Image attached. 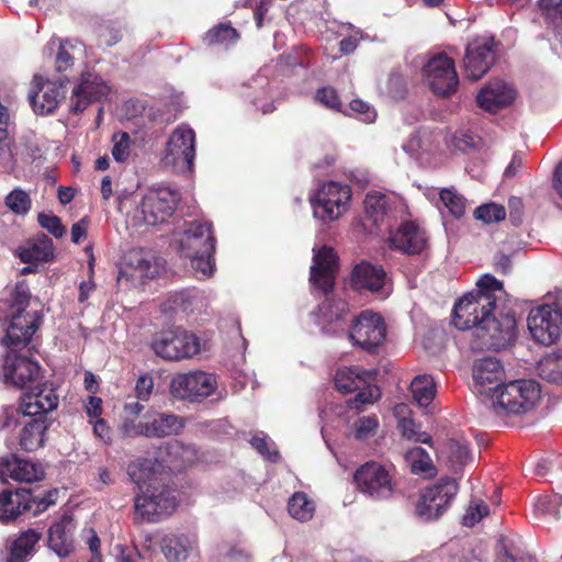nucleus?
Instances as JSON below:
<instances>
[{
  "label": "nucleus",
  "instance_id": "nucleus-37",
  "mask_svg": "<svg viewBox=\"0 0 562 562\" xmlns=\"http://www.w3.org/2000/svg\"><path fill=\"white\" fill-rule=\"evenodd\" d=\"M19 257L24 263L42 265L55 257L53 240L45 234H40L19 248Z\"/></svg>",
  "mask_w": 562,
  "mask_h": 562
},
{
  "label": "nucleus",
  "instance_id": "nucleus-46",
  "mask_svg": "<svg viewBox=\"0 0 562 562\" xmlns=\"http://www.w3.org/2000/svg\"><path fill=\"white\" fill-rule=\"evenodd\" d=\"M537 516L559 519L562 513V495H543L537 498L533 504Z\"/></svg>",
  "mask_w": 562,
  "mask_h": 562
},
{
  "label": "nucleus",
  "instance_id": "nucleus-48",
  "mask_svg": "<svg viewBox=\"0 0 562 562\" xmlns=\"http://www.w3.org/2000/svg\"><path fill=\"white\" fill-rule=\"evenodd\" d=\"M405 459L415 474H432V461L429 454L420 447H414L405 453Z\"/></svg>",
  "mask_w": 562,
  "mask_h": 562
},
{
  "label": "nucleus",
  "instance_id": "nucleus-5",
  "mask_svg": "<svg viewBox=\"0 0 562 562\" xmlns=\"http://www.w3.org/2000/svg\"><path fill=\"white\" fill-rule=\"evenodd\" d=\"M30 289L25 281L16 282L11 297V319L7 328L2 344L12 347L26 346L36 329L40 327L41 317L36 311L27 312Z\"/></svg>",
  "mask_w": 562,
  "mask_h": 562
},
{
  "label": "nucleus",
  "instance_id": "nucleus-53",
  "mask_svg": "<svg viewBox=\"0 0 562 562\" xmlns=\"http://www.w3.org/2000/svg\"><path fill=\"white\" fill-rule=\"evenodd\" d=\"M562 470V454L551 453L537 460L532 465L536 476L544 477Z\"/></svg>",
  "mask_w": 562,
  "mask_h": 562
},
{
  "label": "nucleus",
  "instance_id": "nucleus-45",
  "mask_svg": "<svg viewBox=\"0 0 562 562\" xmlns=\"http://www.w3.org/2000/svg\"><path fill=\"white\" fill-rule=\"evenodd\" d=\"M288 510L291 517L299 521H308L315 513V502L305 493H294L288 502Z\"/></svg>",
  "mask_w": 562,
  "mask_h": 562
},
{
  "label": "nucleus",
  "instance_id": "nucleus-39",
  "mask_svg": "<svg viewBox=\"0 0 562 562\" xmlns=\"http://www.w3.org/2000/svg\"><path fill=\"white\" fill-rule=\"evenodd\" d=\"M7 472L10 477L20 482H35L44 477L43 468L30 460L11 458L0 461V474Z\"/></svg>",
  "mask_w": 562,
  "mask_h": 562
},
{
  "label": "nucleus",
  "instance_id": "nucleus-34",
  "mask_svg": "<svg viewBox=\"0 0 562 562\" xmlns=\"http://www.w3.org/2000/svg\"><path fill=\"white\" fill-rule=\"evenodd\" d=\"M155 272L156 268L150 259L140 251H131L120 268L117 281L122 282L125 280L135 285L153 277Z\"/></svg>",
  "mask_w": 562,
  "mask_h": 562
},
{
  "label": "nucleus",
  "instance_id": "nucleus-38",
  "mask_svg": "<svg viewBox=\"0 0 562 562\" xmlns=\"http://www.w3.org/2000/svg\"><path fill=\"white\" fill-rule=\"evenodd\" d=\"M23 423L19 443L22 450L33 452L42 448L46 441L48 423L46 416H31Z\"/></svg>",
  "mask_w": 562,
  "mask_h": 562
},
{
  "label": "nucleus",
  "instance_id": "nucleus-29",
  "mask_svg": "<svg viewBox=\"0 0 562 562\" xmlns=\"http://www.w3.org/2000/svg\"><path fill=\"white\" fill-rule=\"evenodd\" d=\"M41 381L38 380L33 387H29L30 392L21 398V411L24 417L45 416L58 405L55 390Z\"/></svg>",
  "mask_w": 562,
  "mask_h": 562
},
{
  "label": "nucleus",
  "instance_id": "nucleus-19",
  "mask_svg": "<svg viewBox=\"0 0 562 562\" xmlns=\"http://www.w3.org/2000/svg\"><path fill=\"white\" fill-rule=\"evenodd\" d=\"M48 53H55L56 71L67 81L86 69L83 45L80 42L52 37L44 48V54Z\"/></svg>",
  "mask_w": 562,
  "mask_h": 562
},
{
  "label": "nucleus",
  "instance_id": "nucleus-49",
  "mask_svg": "<svg viewBox=\"0 0 562 562\" xmlns=\"http://www.w3.org/2000/svg\"><path fill=\"white\" fill-rule=\"evenodd\" d=\"M518 92L515 86L504 79L494 80V111L514 104Z\"/></svg>",
  "mask_w": 562,
  "mask_h": 562
},
{
  "label": "nucleus",
  "instance_id": "nucleus-24",
  "mask_svg": "<svg viewBox=\"0 0 562 562\" xmlns=\"http://www.w3.org/2000/svg\"><path fill=\"white\" fill-rule=\"evenodd\" d=\"M66 92L63 82L35 76L29 99L36 114L47 115L52 114L65 101Z\"/></svg>",
  "mask_w": 562,
  "mask_h": 562
},
{
  "label": "nucleus",
  "instance_id": "nucleus-21",
  "mask_svg": "<svg viewBox=\"0 0 562 562\" xmlns=\"http://www.w3.org/2000/svg\"><path fill=\"white\" fill-rule=\"evenodd\" d=\"M71 90L69 109L74 113L82 112L92 102H99L110 92L105 80L89 69L81 70Z\"/></svg>",
  "mask_w": 562,
  "mask_h": 562
},
{
  "label": "nucleus",
  "instance_id": "nucleus-62",
  "mask_svg": "<svg viewBox=\"0 0 562 562\" xmlns=\"http://www.w3.org/2000/svg\"><path fill=\"white\" fill-rule=\"evenodd\" d=\"M274 3V0H261L257 5L255 19L258 27H261L266 21L269 22L277 16Z\"/></svg>",
  "mask_w": 562,
  "mask_h": 562
},
{
  "label": "nucleus",
  "instance_id": "nucleus-43",
  "mask_svg": "<svg viewBox=\"0 0 562 562\" xmlns=\"http://www.w3.org/2000/svg\"><path fill=\"white\" fill-rule=\"evenodd\" d=\"M166 450L169 458V467L175 471H182L194 463L198 457L194 447L186 446L178 440L168 443Z\"/></svg>",
  "mask_w": 562,
  "mask_h": 562
},
{
  "label": "nucleus",
  "instance_id": "nucleus-7",
  "mask_svg": "<svg viewBox=\"0 0 562 562\" xmlns=\"http://www.w3.org/2000/svg\"><path fill=\"white\" fill-rule=\"evenodd\" d=\"M315 217L333 222L347 212L351 200V189L338 181L323 183L311 196Z\"/></svg>",
  "mask_w": 562,
  "mask_h": 562
},
{
  "label": "nucleus",
  "instance_id": "nucleus-42",
  "mask_svg": "<svg viewBox=\"0 0 562 562\" xmlns=\"http://www.w3.org/2000/svg\"><path fill=\"white\" fill-rule=\"evenodd\" d=\"M40 539L41 533L33 529L22 532L11 546L8 562H26L33 555L34 547Z\"/></svg>",
  "mask_w": 562,
  "mask_h": 562
},
{
  "label": "nucleus",
  "instance_id": "nucleus-2",
  "mask_svg": "<svg viewBox=\"0 0 562 562\" xmlns=\"http://www.w3.org/2000/svg\"><path fill=\"white\" fill-rule=\"evenodd\" d=\"M338 258L331 248L323 246L318 250H314L311 282L326 295L318 306L319 319L317 321L319 325H323L324 330H326V324L339 321L348 311L346 301L336 300L329 295L334 286Z\"/></svg>",
  "mask_w": 562,
  "mask_h": 562
},
{
  "label": "nucleus",
  "instance_id": "nucleus-31",
  "mask_svg": "<svg viewBox=\"0 0 562 562\" xmlns=\"http://www.w3.org/2000/svg\"><path fill=\"white\" fill-rule=\"evenodd\" d=\"M194 143H166L161 151L164 168L179 175L192 173L194 168Z\"/></svg>",
  "mask_w": 562,
  "mask_h": 562
},
{
  "label": "nucleus",
  "instance_id": "nucleus-47",
  "mask_svg": "<svg viewBox=\"0 0 562 562\" xmlns=\"http://www.w3.org/2000/svg\"><path fill=\"white\" fill-rule=\"evenodd\" d=\"M239 38L237 31L228 23H221L211 29L204 36V42L212 45L229 46Z\"/></svg>",
  "mask_w": 562,
  "mask_h": 562
},
{
  "label": "nucleus",
  "instance_id": "nucleus-14",
  "mask_svg": "<svg viewBox=\"0 0 562 562\" xmlns=\"http://www.w3.org/2000/svg\"><path fill=\"white\" fill-rule=\"evenodd\" d=\"M7 346L9 347V345ZM10 348L16 349L18 347L10 346ZM0 380L8 386L21 390L33 387L38 380H42V369L37 361L11 350L3 358Z\"/></svg>",
  "mask_w": 562,
  "mask_h": 562
},
{
  "label": "nucleus",
  "instance_id": "nucleus-54",
  "mask_svg": "<svg viewBox=\"0 0 562 562\" xmlns=\"http://www.w3.org/2000/svg\"><path fill=\"white\" fill-rule=\"evenodd\" d=\"M5 205L15 214L24 215L31 210L30 195L22 189H14L5 196Z\"/></svg>",
  "mask_w": 562,
  "mask_h": 562
},
{
  "label": "nucleus",
  "instance_id": "nucleus-22",
  "mask_svg": "<svg viewBox=\"0 0 562 562\" xmlns=\"http://www.w3.org/2000/svg\"><path fill=\"white\" fill-rule=\"evenodd\" d=\"M179 200V191L169 187L149 191L139 205L144 222L148 225L166 222L176 211Z\"/></svg>",
  "mask_w": 562,
  "mask_h": 562
},
{
  "label": "nucleus",
  "instance_id": "nucleus-50",
  "mask_svg": "<svg viewBox=\"0 0 562 562\" xmlns=\"http://www.w3.org/2000/svg\"><path fill=\"white\" fill-rule=\"evenodd\" d=\"M342 113L345 115L352 116L364 123L374 122L378 115L375 109L371 104L361 99L351 100L350 103L347 106H345Z\"/></svg>",
  "mask_w": 562,
  "mask_h": 562
},
{
  "label": "nucleus",
  "instance_id": "nucleus-20",
  "mask_svg": "<svg viewBox=\"0 0 562 562\" xmlns=\"http://www.w3.org/2000/svg\"><path fill=\"white\" fill-rule=\"evenodd\" d=\"M386 326L382 316L372 311L361 312L349 333L350 340L361 349L373 352L385 340Z\"/></svg>",
  "mask_w": 562,
  "mask_h": 562
},
{
  "label": "nucleus",
  "instance_id": "nucleus-28",
  "mask_svg": "<svg viewBox=\"0 0 562 562\" xmlns=\"http://www.w3.org/2000/svg\"><path fill=\"white\" fill-rule=\"evenodd\" d=\"M158 544L168 562H187L191 555L196 554L199 548L198 537L190 532L165 533Z\"/></svg>",
  "mask_w": 562,
  "mask_h": 562
},
{
  "label": "nucleus",
  "instance_id": "nucleus-17",
  "mask_svg": "<svg viewBox=\"0 0 562 562\" xmlns=\"http://www.w3.org/2000/svg\"><path fill=\"white\" fill-rule=\"evenodd\" d=\"M217 389L216 376L204 371H191L177 374L170 382L173 396L190 402H202Z\"/></svg>",
  "mask_w": 562,
  "mask_h": 562
},
{
  "label": "nucleus",
  "instance_id": "nucleus-60",
  "mask_svg": "<svg viewBox=\"0 0 562 562\" xmlns=\"http://www.w3.org/2000/svg\"><path fill=\"white\" fill-rule=\"evenodd\" d=\"M147 423L144 419L133 418V417H124V420L121 425V430L126 437H138L145 436L148 437V432H146Z\"/></svg>",
  "mask_w": 562,
  "mask_h": 562
},
{
  "label": "nucleus",
  "instance_id": "nucleus-18",
  "mask_svg": "<svg viewBox=\"0 0 562 562\" xmlns=\"http://www.w3.org/2000/svg\"><path fill=\"white\" fill-rule=\"evenodd\" d=\"M532 338L543 346L554 344L562 333V313L550 304H541L530 310L527 318Z\"/></svg>",
  "mask_w": 562,
  "mask_h": 562
},
{
  "label": "nucleus",
  "instance_id": "nucleus-3",
  "mask_svg": "<svg viewBox=\"0 0 562 562\" xmlns=\"http://www.w3.org/2000/svg\"><path fill=\"white\" fill-rule=\"evenodd\" d=\"M503 370L494 359V413L520 415L531 411L540 400V384L530 379L503 381Z\"/></svg>",
  "mask_w": 562,
  "mask_h": 562
},
{
  "label": "nucleus",
  "instance_id": "nucleus-6",
  "mask_svg": "<svg viewBox=\"0 0 562 562\" xmlns=\"http://www.w3.org/2000/svg\"><path fill=\"white\" fill-rule=\"evenodd\" d=\"M513 304L503 282L494 278V351L509 349L517 340L518 326Z\"/></svg>",
  "mask_w": 562,
  "mask_h": 562
},
{
  "label": "nucleus",
  "instance_id": "nucleus-64",
  "mask_svg": "<svg viewBox=\"0 0 562 562\" xmlns=\"http://www.w3.org/2000/svg\"><path fill=\"white\" fill-rule=\"evenodd\" d=\"M21 415H23L21 406L19 408H15L13 406L3 408V411L0 414V429L14 428L19 424H23L20 420Z\"/></svg>",
  "mask_w": 562,
  "mask_h": 562
},
{
  "label": "nucleus",
  "instance_id": "nucleus-55",
  "mask_svg": "<svg viewBox=\"0 0 562 562\" xmlns=\"http://www.w3.org/2000/svg\"><path fill=\"white\" fill-rule=\"evenodd\" d=\"M250 443L265 459L272 462H277L280 459L274 442L266 434L255 435Z\"/></svg>",
  "mask_w": 562,
  "mask_h": 562
},
{
  "label": "nucleus",
  "instance_id": "nucleus-36",
  "mask_svg": "<svg viewBox=\"0 0 562 562\" xmlns=\"http://www.w3.org/2000/svg\"><path fill=\"white\" fill-rule=\"evenodd\" d=\"M159 468L160 464L156 461L137 459L128 464L127 473L138 492H142L146 487L157 488V485L165 484Z\"/></svg>",
  "mask_w": 562,
  "mask_h": 562
},
{
  "label": "nucleus",
  "instance_id": "nucleus-58",
  "mask_svg": "<svg viewBox=\"0 0 562 562\" xmlns=\"http://www.w3.org/2000/svg\"><path fill=\"white\" fill-rule=\"evenodd\" d=\"M41 227L50 233L54 237L60 238L66 233L65 226L61 224L60 218L54 214L40 213L37 216Z\"/></svg>",
  "mask_w": 562,
  "mask_h": 562
},
{
  "label": "nucleus",
  "instance_id": "nucleus-9",
  "mask_svg": "<svg viewBox=\"0 0 562 562\" xmlns=\"http://www.w3.org/2000/svg\"><path fill=\"white\" fill-rule=\"evenodd\" d=\"M57 491H49L46 496H34L30 490L20 488L14 492L3 491L0 494V521L8 522L23 513L33 516L46 510L55 504Z\"/></svg>",
  "mask_w": 562,
  "mask_h": 562
},
{
  "label": "nucleus",
  "instance_id": "nucleus-16",
  "mask_svg": "<svg viewBox=\"0 0 562 562\" xmlns=\"http://www.w3.org/2000/svg\"><path fill=\"white\" fill-rule=\"evenodd\" d=\"M124 110L127 114V122L130 125L127 126L128 131L120 132L113 135L112 140H116V137L120 135V140H131L133 136L137 140V138H150L157 139L159 137V132L162 128V122H157L155 117V113L153 109H146L145 104L140 100H130L124 103Z\"/></svg>",
  "mask_w": 562,
  "mask_h": 562
},
{
  "label": "nucleus",
  "instance_id": "nucleus-25",
  "mask_svg": "<svg viewBox=\"0 0 562 562\" xmlns=\"http://www.w3.org/2000/svg\"><path fill=\"white\" fill-rule=\"evenodd\" d=\"M428 234L415 221L402 223L395 231L389 235L390 247L406 255H419L428 246Z\"/></svg>",
  "mask_w": 562,
  "mask_h": 562
},
{
  "label": "nucleus",
  "instance_id": "nucleus-23",
  "mask_svg": "<svg viewBox=\"0 0 562 562\" xmlns=\"http://www.w3.org/2000/svg\"><path fill=\"white\" fill-rule=\"evenodd\" d=\"M405 212V204L394 194H384L381 192H369L364 199V213L367 220L380 228L390 227Z\"/></svg>",
  "mask_w": 562,
  "mask_h": 562
},
{
  "label": "nucleus",
  "instance_id": "nucleus-1",
  "mask_svg": "<svg viewBox=\"0 0 562 562\" xmlns=\"http://www.w3.org/2000/svg\"><path fill=\"white\" fill-rule=\"evenodd\" d=\"M452 323L460 330H471L470 347L474 352L492 347V273H485L475 288L453 306Z\"/></svg>",
  "mask_w": 562,
  "mask_h": 562
},
{
  "label": "nucleus",
  "instance_id": "nucleus-59",
  "mask_svg": "<svg viewBox=\"0 0 562 562\" xmlns=\"http://www.w3.org/2000/svg\"><path fill=\"white\" fill-rule=\"evenodd\" d=\"M539 5L546 18L562 29V0H539Z\"/></svg>",
  "mask_w": 562,
  "mask_h": 562
},
{
  "label": "nucleus",
  "instance_id": "nucleus-4",
  "mask_svg": "<svg viewBox=\"0 0 562 562\" xmlns=\"http://www.w3.org/2000/svg\"><path fill=\"white\" fill-rule=\"evenodd\" d=\"M181 256L190 259L192 269L199 278L210 277L215 268L213 252L215 237L210 223L191 221L184 224L181 233L176 235Z\"/></svg>",
  "mask_w": 562,
  "mask_h": 562
},
{
  "label": "nucleus",
  "instance_id": "nucleus-40",
  "mask_svg": "<svg viewBox=\"0 0 562 562\" xmlns=\"http://www.w3.org/2000/svg\"><path fill=\"white\" fill-rule=\"evenodd\" d=\"M472 392L482 402L492 400V358L484 357L474 361L472 370Z\"/></svg>",
  "mask_w": 562,
  "mask_h": 562
},
{
  "label": "nucleus",
  "instance_id": "nucleus-27",
  "mask_svg": "<svg viewBox=\"0 0 562 562\" xmlns=\"http://www.w3.org/2000/svg\"><path fill=\"white\" fill-rule=\"evenodd\" d=\"M403 150L420 166L438 167L457 154V143H404Z\"/></svg>",
  "mask_w": 562,
  "mask_h": 562
},
{
  "label": "nucleus",
  "instance_id": "nucleus-41",
  "mask_svg": "<svg viewBox=\"0 0 562 562\" xmlns=\"http://www.w3.org/2000/svg\"><path fill=\"white\" fill-rule=\"evenodd\" d=\"M409 413L408 406L404 403L397 404L394 407V415L397 418V428L402 436L409 441L431 443V437L426 431L422 430V426L416 424L415 420L406 416Z\"/></svg>",
  "mask_w": 562,
  "mask_h": 562
},
{
  "label": "nucleus",
  "instance_id": "nucleus-56",
  "mask_svg": "<svg viewBox=\"0 0 562 562\" xmlns=\"http://www.w3.org/2000/svg\"><path fill=\"white\" fill-rule=\"evenodd\" d=\"M355 437L358 440H367L375 436L379 420L375 416H363L355 423Z\"/></svg>",
  "mask_w": 562,
  "mask_h": 562
},
{
  "label": "nucleus",
  "instance_id": "nucleus-12",
  "mask_svg": "<svg viewBox=\"0 0 562 562\" xmlns=\"http://www.w3.org/2000/svg\"><path fill=\"white\" fill-rule=\"evenodd\" d=\"M423 80L438 97H450L459 88L454 60L445 53L432 55L423 67Z\"/></svg>",
  "mask_w": 562,
  "mask_h": 562
},
{
  "label": "nucleus",
  "instance_id": "nucleus-11",
  "mask_svg": "<svg viewBox=\"0 0 562 562\" xmlns=\"http://www.w3.org/2000/svg\"><path fill=\"white\" fill-rule=\"evenodd\" d=\"M151 349L165 360L179 361L195 356L200 351V340L194 334L176 328L156 334Z\"/></svg>",
  "mask_w": 562,
  "mask_h": 562
},
{
  "label": "nucleus",
  "instance_id": "nucleus-15",
  "mask_svg": "<svg viewBox=\"0 0 562 562\" xmlns=\"http://www.w3.org/2000/svg\"><path fill=\"white\" fill-rule=\"evenodd\" d=\"M459 486L453 479H442L422 491L416 504V515L425 521L438 519L450 506Z\"/></svg>",
  "mask_w": 562,
  "mask_h": 562
},
{
  "label": "nucleus",
  "instance_id": "nucleus-26",
  "mask_svg": "<svg viewBox=\"0 0 562 562\" xmlns=\"http://www.w3.org/2000/svg\"><path fill=\"white\" fill-rule=\"evenodd\" d=\"M351 285L360 292L376 293L381 297L387 296L391 292L384 269L370 262H361L353 268Z\"/></svg>",
  "mask_w": 562,
  "mask_h": 562
},
{
  "label": "nucleus",
  "instance_id": "nucleus-52",
  "mask_svg": "<svg viewBox=\"0 0 562 562\" xmlns=\"http://www.w3.org/2000/svg\"><path fill=\"white\" fill-rule=\"evenodd\" d=\"M440 201L447 207L449 213L456 218H460L465 212V199L453 189H442L440 191Z\"/></svg>",
  "mask_w": 562,
  "mask_h": 562
},
{
  "label": "nucleus",
  "instance_id": "nucleus-61",
  "mask_svg": "<svg viewBox=\"0 0 562 562\" xmlns=\"http://www.w3.org/2000/svg\"><path fill=\"white\" fill-rule=\"evenodd\" d=\"M193 299L188 291H182L179 293H173L170 295L167 303L164 304V311H178L182 312L190 311V300Z\"/></svg>",
  "mask_w": 562,
  "mask_h": 562
},
{
  "label": "nucleus",
  "instance_id": "nucleus-57",
  "mask_svg": "<svg viewBox=\"0 0 562 562\" xmlns=\"http://www.w3.org/2000/svg\"><path fill=\"white\" fill-rule=\"evenodd\" d=\"M315 98L321 104H323L327 109L340 113L344 112L345 106H342V103L340 102L339 97L334 88L324 87L322 89H318Z\"/></svg>",
  "mask_w": 562,
  "mask_h": 562
},
{
  "label": "nucleus",
  "instance_id": "nucleus-51",
  "mask_svg": "<svg viewBox=\"0 0 562 562\" xmlns=\"http://www.w3.org/2000/svg\"><path fill=\"white\" fill-rule=\"evenodd\" d=\"M490 514L488 506L482 499H472L462 516L461 524L464 527H474Z\"/></svg>",
  "mask_w": 562,
  "mask_h": 562
},
{
  "label": "nucleus",
  "instance_id": "nucleus-63",
  "mask_svg": "<svg viewBox=\"0 0 562 562\" xmlns=\"http://www.w3.org/2000/svg\"><path fill=\"white\" fill-rule=\"evenodd\" d=\"M508 220L514 227H518L522 223L525 205L521 198L510 196L507 203Z\"/></svg>",
  "mask_w": 562,
  "mask_h": 562
},
{
  "label": "nucleus",
  "instance_id": "nucleus-13",
  "mask_svg": "<svg viewBox=\"0 0 562 562\" xmlns=\"http://www.w3.org/2000/svg\"><path fill=\"white\" fill-rule=\"evenodd\" d=\"M177 506L175 491L166 484L157 485V488L146 487L134 499L136 514L148 522H157L171 515Z\"/></svg>",
  "mask_w": 562,
  "mask_h": 562
},
{
  "label": "nucleus",
  "instance_id": "nucleus-30",
  "mask_svg": "<svg viewBox=\"0 0 562 562\" xmlns=\"http://www.w3.org/2000/svg\"><path fill=\"white\" fill-rule=\"evenodd\" d=\"M492 52V36H479L467 45L464 70L468 78L479 80L488 70L487 57Z\"/></svg>",
  "mask_w": 562,
  "mask_h": 562
},
{
  "label": "nucleus",
  "instance_id": "nucleus-10",
  "mask_svg": "<svg viewBox=\"0 0 562 562\" xmlns=\"http://www.w3.org/2000/svg\"><path fill=\"white\" fill-rule=\"evenodd\" d=\"M376 373L359 366L341 367L335 375V386L338 391L350 393L359 391L353 400L358 404H371L380 397V390L374 385Z\"/></svg>",
  "mask_w": 562,
  "mask_h": 562
},
{
  "label": "nucleus",
  "instance_id": "nucleus-32",
  "mask_svg": "<svg viewBox=\"0 0 562 562\" xmlns=\"http://www.w3.org/2000/svg\"><path fill=\"white\" fill-rule=\"evenodd\" d=\"M494 562H537L522 544L520 537L512 531L499 532L494 546Z\"/></svg>",
  "mask_w": 562,
  "mask_h": 562
},
{
  "label": "nucleus",
  "instance_id": "nucleus-44",
  "mask_svg": "<svg viewBox=\"0 0 562 562\" xmlns=\"http://www.w3.org/2000/svg\"><path fill=\"white\" fill-rule=\"evenodd\" d=\"M411 392L420 407H428L437 393L434 378L430 374L415 376L411 382Z\"/></svg>",
  "mask_w": 562,
  "mask_h": 562
},
{
  "label": "nucleus",
  "instance_id": "nucleus-8",
  "mask_svg": "<svg viewBox=\"0 0 562 562\" xmlns=\"http://www.w3.org/2000/svg\"><path fill=\"white\" fill-rule=\"evenodd\" d=\"M360 493L375 501L391 498L396 491V482L391 469L375 461L366 462L353 474Z\"/></svg>",
  "mask_w": 562,
  "mask_h": 562
},
{
  "label": "nucleus",
  "instance_id": "nucleus-35",
  "mask_svg": "<svg viewBox=\"0 0 562 562\" xmlns=\"http://www.w3.org/2000/svg\"><path fill=\"white\" fill-rule=\"evenodd\" d=\"M146 419L148 437L164 438L178 435L184 427L183 419L171 413L150 411L144 414Z\"/></svg>",
  "mask_w": 562,
  "mask_h": 562
},
{
  "label": "nucleus",
  "instance_id": "nucleus-33",
  "mask_svg": "<svg viewBox=\"0 0 562 562\" xmlns=\"http://www.w3.org/2000/svg\"><path fill=\"white\" fill-rule=\"evenodd\" d=\"M75 522L70 515L64 514L48 529V547L58 557H68L74 550Z\"/></svg>",
  "mask_w": 562,
  "mask_h": 562
}]
</instances>
